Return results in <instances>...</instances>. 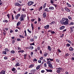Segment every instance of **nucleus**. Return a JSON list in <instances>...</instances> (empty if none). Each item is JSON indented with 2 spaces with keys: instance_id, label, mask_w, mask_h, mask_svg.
<instances>
[{
  "instance_id": "obj_1",
  "label": "nucleus",
  "mask_w": 74,
  "mask_h": 74,
  "mask_svg": "<svg viewBox=\"0 0 74 74\" xmlns=\"http://www.w3.org/2000/svg\"><path fill=\"white\" fill-rule=\"evenodd\" d=\"M69 19L65 17L62 18V20L60 21L61 25L66 26H68L69 25Z\"/></svg>"
},
{
  "instance_id": "obj_2",
  "label": "nucleus",
  "mask_w": 74,
  "mask_h": 74,
  "mask_svg": "<svg viewBox=\"0 0 74 74\" xmlns=\"http://www.w3.org/2000/svg\"><path fill=\"white\" fill-rule=\"evenodd\" d=\"M62 68H57V70L56 72L57 73H61V72L62 71Z\"/></svg>"
},
{
  "instance_id": "obj_3",
  "label": "nucleus",
  "mask_w": 74,
  "mask_h": 74,
  "mask_svg": "<svg viewBox=\"0 0 74 74\" xmlns=\"http://www.w3.org/2000/svg\"><path fill=\"white\" fill-rule=\"evenodd\" d=\"M33 4H34V2L32 1L28 2L27 3V4L29 6H31V5H33Z\"/></svg>"
},
{
  "instance_id": "obj_4",
  "label": "nucleus",
  "mask_w": 74,
  "mask_h": 74,
  "mask_svg": "<svg viewBox=\"0 0 74 74\" xmlns=\"http://www.w3.org/2000/svg\"><path fill=\"white\" fill-rule=\"evenodd\" d=\"M24 15L23 14H22L21 17H20V21H24Z\"/></svg>"
},
{
  "instance_id": "obj_5",
  "label": "nucleus",
  "mask_w": 74,
  "mask_h": 74,
  "mask_svg": "<svg viewBox=\"0 0 74 74\" xmlns=\"http://www.w3.org/2000/svg\"><path fill=\"white\" fill-rule=\"evenodd\" d=\"M12 71H14V73H16L17 72V70L15 69V68L14 67L12 69Z\"/></svg>"
},
{
  "instance_id": "obj_6",
  "label": "nucleus",
  "mask_w": 74,
  "mask_h": 74,
  "mask_svg": "<svg viewBox=\"0 0 74 74\" xmlns=\"http://www.w3.org/2000/svg\"><path fill=\"white\" fill-rule=\"evenodd\" d=\"M48 65L49 67L50 68V69H53V66H52V64L51 63L50 64H47Z\"/></svg>"
},
{
  "instance_id": "obj_7",
  "label": "nucleus",
  "mask_w": 74,
  "mask_h": 74,
  "mask_svg": "<svg viewBox=\"0 0 74 74\" xmlns=\"http://www.w3.org/2000/svg\"><path fill=\"white\" fill-rule=\"evenodd\" d=\"M70 29L71 30V33H73V31H74V26L70 27Z\"/></svg>"
},
{
  "instance_id": "obj_8",
  "label": "nucleus",
  "mask_w": 74,
  "mask_h": 74,
  "mask_svg": "<svg viewBox=\"0 0 74 74\" xmlns=\"http://www.w3.org/2000/svg\"><path fill=\"white\" fill-rule=\"evenodd\" d=\"M69 55H70V54L69 53H66L64 55V57H65V58H66V59H67V57ZM65 56H66V57Z\"/></svg>"
},
{
  "instance_id": "obj_9",
  "label": "nucleus",
  "mask_w": 74,
  "mask_h": 74,
  "mask_svg": "<svg viewBox=\"0 0 74 74\" xmlns=\"http://www.w3.org/2000/svg\"><path fill=\"white\" fill-rule=\"evenodd\" d=\"M64 10H65V11H67V12H70V10L69 9V8L67 7L65 8Z\"/></svg>"
},
{
  "instance_id": "obj_10",
  "label": "nucleus",
  "mask_w": 74,
  "mask_h": 74,
  "mask_svg": "<svg viewBox=\"0 0 74 74\" xmlns=\"http://www.w3.org/2000/svg\"><path fill=\"white\" fill-rule=\"evenodd\" d=\"M29 49H30V50H33L34 47H33V46L31 45L29 47Z\"/></svg>"
},
{
  "instance_id": "obj_11",
  "label": "nucleus",
  "mask_w": 74,
  "mask_h": 74,
  "mask_svg": "<svg viewBox=\"0 0 74 74\" xmlns=\"http://www.w3.org/2000/svg\"><path fill=\"white\" fill-rule=\"evenodd\" d=\"M15 5H16V6H18V7H21V5L19 4L18 2H17L15 3Z\"/></svg>"
},
{
  "instance_id": "obj_12",
  "label": "nucleus",
  "mask_w": 74,
  "mask_h": 74,
  "mask_svg": "<svg viewBox=\"0 0 74 74\" xmlns=\"http://www.w3.org/2000/svg\"><path fill=\"white\" fill-rule=\"evenodd\" d=\"M0 74H5V71L2 70L0 72Z\"/></svg>"
},
{
  "instance_id": "obj_13",
  "label": "nucleus",
  "mask_w": 74,
  "mask_h": 74,
  "mask_svg": "<svg viewBox=\"0 0 74 74\" xmlns=\"http://www.w3.org/2000/svg\"><path fill=\"white\" fill-rule=\"evenodd\" d=\"M47 48L49 51H52V48H51V46H48L47 47Z\"/></svg>"
},
{
  "instance_id": "obj_14",
  "label": "nucleus",
  "mask_w": 74,
  "mask_h": 74,
  "mask_svg": "<svg viewBox=\"0 0 74 74\" xmlns=\"http://www.w3.org/2000/svg\"><path fill=\"white\" fill-rule=\"evenodd\" d=\"M35 71H36V69H34L31 71L30 72L32 73L33 74H34L35 73Z\"/></svg>"
},
{
  "instance_id": "obj_15",
  "label": "nucleus",
  "mask_w": 74,
  "mask_h": 74,
  "mask_svg": "<svg viewBox=\"0 0 74 74\" xmlns=\"http://www.w3.org/2000/svg\"><path fill=\"white\" fill-rule=\"evenodd\" d=\"M44 28L45 29H48L49 27V25H47L46 26L44 27Z\"/></svg>"
},
{
  "instance_id": "obj_16",
  "label": "nucleus",
  "mask_w": 74,
  "mask_h": 74,
  "mask_svg": "<svg viewBox=\"0 0 74 74\" xmlns=\"http://www.w3.org/2000/svg\"><path fill=\"white\" fill-rule=\"evenodd\" d=\"M65 27L64 26H62L60 28V30H63V29H64L65 28Z\"/></svg>"
},
{
  "instance_id": "obj_17",
  "label": "nucleus",
  "mask_w": 74,
  "mask_h": 74,
  "mask_svg": "<svg viewBox=\"0 0 74 74\" xmlns=\"http://www.w3.org/2000/svg\"><path fill=\"white\" fill-rule=\"evenodd\" d=\"M66 5H67L68 7L71 8L72 7L71 5L70 4V3H69L68 2L66 3Z\"/></svg>"
},
{
  "instance_id": "obj_18",
  "label": "nucleus",
  "mask_w": 74,
  "mask_h": 74,
  "mask_svg": "<svg viewBox=\"0 0 74 74\" xmlns=\"http://www.w3.org/2000/svg\"><path fill=\"white\" fill-rule=\"evenodd\" d=\"M34 66V65L33 64H31L29 66V69H32V68H33Z\"/></svg>"
},
{
  "instance_id": "obj_19",
  "label": "nucleus",
  "mask_w": 74,
  "mask_h": 74,
  "mask_svg": "<svg viewBox=\"0 0 74 74\" xmlns=\"http://www.w3.org/2000/svg\"><path fill=\"white\" fill-rule=\"evenodd\" d=\"M43 16L44 18H45L47 16V14H46V12H44L43 13Z\"/></svg>"
},
{
  "instance_id": "obj_20",
  "label": "nucleus",
  "mask_w": 74,
  "mask_h": 74,
  "mask_svg": "<svg viewBox=\"0 0 74 74\" xmlns=\"http://www.w3.org/2000/svg\"><path fill=\"white\" fill-rule=\"evenodd\" d=\"M46 70L47 72H50V73L51 72H52V70L51 69H46Z\"/></svg>"
},
{
  "instance_id": "obj_21",
  "label": "nucleus",
  "mask_w": 74,
  "mask_h": 74,
  "mask_svg": "<svg viewBox=\"0 0 74 74\" xmlns=\"http://www.w3.org/2000/svg\"><path fill=\"white\" fill-rule=\"evenodd\" d=\"M24 52H25V51H24V50H21L20 51H18V53H23Z\"/></svg>"
},
{
  "instance_id": "obj_22",
  "label": "nucleus",
  "mask_w": 74,
  "mask_h": 74,
  "mask_svg": "<svg viewBox=\"0 0 74 74\" xmlns=\"http://www.w3.org/2000/svg\"><path fill=\"white\" fill-rule=\"evenodd\" d=\"M49 10H54V7H52V6H50L49 8Z\"/></svg>"
},
{
  "instance_id": "obj_23",
  "label": "nucleus",
  "mask_w": 74,
  "mask_h": 74,
  "mask_svg": "<svg viewBox=\"0 0 74 74\" xmlns=\"http://www.w3.org/2000/svg\"><path fill=\"white\" fill-rule=\"evenodd\" d=\"M21 23V21L18 22L17 23V26H19Z\"/></svg>"
},
{
  "instance_id": "obj_24",
  "label": "nucleus",
  "mask_w": 74,
  "mask_h": 74,
  "mask_svg": "<svg viewBox=\"0 0 74 74\" xmlns=\"http://www.w3.org/2000/svg\"><path fill=\"white\" fill-rule=\"evenodd\" d=\"M46 5H47V3H45L43 5V9H45V8Z\"/></svg>"
},
{
  "instance_id": "obj_25",
  "label": "nucleus",
  "mask_w": 74,
  "mask_h": 74,
  "mask_svg": "<svg viewBox=\"0 0 74 74\" xmlns=\"http://www.w3.org/2000/svg\"><path fill=\"white\" fill-rule=\"evenodd\" d=\"M21 64H19V62H17L15 66H19Z\"/></svg>"
},
{
  "instance_id": "obj_26",
  "label": "nucleus",
  "mask_w": 74,
  "mask_h": 74,
  "mask_svg": "<svg viewBox=\"0 0 74 74\" xmlns=\"http://www.w3.org/2000/svg\"><path fill=\"white\" fill-rule=\"evenodd\" d=\"M49 9L48 8H46L44 10V11H46L47 12H49V11H48Z\"/></svg>"
},
{
  "instance_id": "obj_27",
  "label": "nucleus",
  "mask_w": 74,
  "mask_h": 74,
  "mask_svg": "<svg viewBox=\"0 0 74 74\" xmlns=\"http://www.w3.org/2000/svg\"><path fill=\"white\" fill-rule=\"evenodd\" d=\"M47 55H48V53H47L46 52H45L43 56L45 57H46L47 56Z\"/></svg>"
},
{
  "instance_id": "obj_28",
  "label": "nucleus",
  "mask_w": 74,
  "mask_h": 74,
  "mask_svg": "<svg viewBox=\"0 0 74 74\" xmlns=\"http://www.w3.org/2000/svg\"><path fill=\"white\" fill-rule=\"evenodd\" d=\"M5 51H6V52H9V49L8 48H5L4 49Z\"/></svg>"
},
{
  "instance_id": "obj_29",
  "label": "nucleus",
  "mask_w": 74,
  "mask_h": 74,
  "mask_svg": "<svg viewBox=\"0 0 74 74\" xmlns=\"http://www.w3.org/2000/svg\"><path fill=\"white\" fill-rule=\"evenodd\" d=\"M74 22L72 21L70 22V23L69 24V26H71V25H74Z\"/></svg>"
},
{
  "instance_id": "obj_30",
  "label": "nucleus",
  "mask_w": 74,
  "mask_h": 74,
  "mask_svg": "<svg viewBox=\"0 0 74 74\" xmlns=\"http://www.w3.org/2000/svg\"><path fill=\"white\" fill-rule=\"evenodd\" d=\"M2 54H4V55H6L7 54V52L5 51H2Z\"/></svg>"
},
{
  "instance_id": "obj_31",
  "label": "nucleus",
  "mask_w": 74,
  "mask_h": 74,
  "mask_svg": "<svg viewBox=\"0 0 74 74\" xmlns=\"http://www.w3.org/2000/svg\"><path fill=\"white\" fill-rule=\"evenodd\" d=\"M31 27L32 30H34V26L33 25V24L32 23L31 24Z\"/></svg>"
},
{
  "instance_id": "obj_32",
  "label": "nucleus",
  "mask_w": 74,
  "mask_h": 74,
  "mask_svg": "<svg viewBox=\"0 0 74 74\" xmlns=\"http://www.w3.org/2000/svg\"><path fill=\"white\" fill-rule=\"evenodd\" d=\"M73 49H73V47H70L69 48L70 51H73Z\"/></svg>"
},
{
  "instance_id": "obj_33",
  "label": "nucleus",
  "mask_w": 74,
  "mask_h": 74,
  "mask_svg": "<svg viewBox=\"0 0 74 74\" xmlns=\"http://www.w3.org/2000/svg\"><path fill=\"white\" fill-rule=\"evenodd\" d=\"M19 36L20 38H25V37L23 35H19Z\"/></svg>"
},
{
  "instance_id": "obj_34",
  "label": "nucleus",
  "mask_w": 74,
  "mask_h": 74,
  "mask_svg": "<svg viewBox=\"0 0 74 74\" xmlns=\"http://www.w3.org/2000/svg\"><path fill=\"white\" fill-rule=\"evenodd\" d=\"M30 41L31 42H33V41H34V38H31L30 39Z\"/></svg>"
},
{
  "instance_id": "obj_35",
  "label": "nucleus",
  "mask_w": 74,
  "mask_h": 74,
  "mask_svg": "<svg viewBox=\"0 0 74 74\" xmlns=\"http://www.w3.org/2000/svg\"><path fill=\"white\" fill-rule=\"evenodd\" d=\"M40 68V65H38L36 68V70H38Z\"/></svg>"
},
{
  "instance_id": "obj_36",
  "label": "nucleus",
  "mask_w": 74,
  "mask_h": 74,
  "mask_svg": "<svg viewBox=\"0 0 74 74\" xmlns=\"http://www.w3.org/2000/svg\"><path fill=\"white\" fill-rule=\"evenodd\" d=\"M10 53H13V54H14V53H15V51L14 50H12L10 51Z\"/></svg>"
},
{
  "instance_id": "obj_37",
  "label": "nucleus",
  "mask_w": 74,
  "mask_h": 74,
  "mask_svg": "<svg viewBox=\"0 0 74 74\" xmlns=\"http://www.w3.org/2000/svg\"><path fill=\"white\" fill-rule=\"evenodd\" d=\"M15 39H13L12 40V43L13 44H14L15 42Z\"/></svg>"
},
{
  "instance_id": "obj_38",
  "label": "nucleus",
  "mask_w": 74,
  "mask_h": 74,
  "mask_svg": "<svg viewBox=\"0 0 74 74\" xmlns=\"http://www.w3.org/2000/svg\"><path fill=\"white\" fill-rule=\"evenodd\" d=\"M23 56H24V59H26V57L27 56V54L26 53L25 54H24Z\"/></svg>"
},
{
  "instance_id": "obj_39",
  "label": "nucleus",
  "mask_w": 74,
  "mask_h": 74,
  "mask_svg": "<svg viewBox=\"0 0 74 74\" xmlns=\"http://www.w3.org/2000/svg\"><path fill=\"white\" fill-rule=\"evenodd\" d=\"M68 19H69V20H71V19H72L71 17L70 16H68Z\"/></svg>"
},
{
  "instance_id": "obj_40",
  "label": "nucleus",
  "mask_w": 74,
  "mask_h": 74,
  "mask_svg": "<svg viewBox=\"0 0 74 74\" xmlns=\"http://www.w3.org/2000/svg\"><path fill=\"white\" fill-rule=\"evenodd\" d=\"M24 33L25 34L24 36H27V33H26V31L25 30L24 31Z\"/></svg>"
},
{
  "instance_id": "obj_41",
  "label": "nucleus",
  "mask_w": 74,
  "mask_h": 74,
  "mask_svg": "<svg viewBox=\"0 0 74 74\" xmlns=\"http://www.w3.org/2000/svg\"><path fill=\"white\" fill-rule=\"evenodd\" d=\"M71 45L69 43L66 44V47H70Z\"/></svg>"
},
{
  "instance_id": "obj_42",
  "label": "nucleus",
  "mask_w": 74,
  "mask_h": 74,
  "mask_svg": "<svg viewBox=\"0 0 74 74\" xmlns=\"http://www.w3.org/2000/svg\"><path fill=\"white\" fill-rule=\"evenodd\" d=\"M3 36H6V34H7V32H3Z\"/></svg>"
},
{
  "instance_id": "obj_43",
  "label": "nucleus",
  "mask_w": 74,
  "mask_h": 74,
  "mask_svg": "<svg viewBox=\"0 0 74 74\" xmlns=\"http://www.w3.org/2000/svg\"><path fill=\"white\" fill-rule=\"evenodd\" d=\"M50 3L52 4H53V3H54V2H53V0H51L50 1Z\"/></svg>"
},
{
  "instance_id": "obj_44",
  "label": "nucleus",
  "mask_w": 74,
  "mask_h": 74,
  "mask_svg": "<svg viewBox=\"0 0 74 74\" xmlns=\"http://www.w3.org/2000/svg\"><path fill=\"white\" fill-rule=\"evenodd\" d=\"M30 45H34V42L33 43H32V44L30 43Z\"/></svg>"
},
{
  "instance_id": "obj_45",
  "label": "nucleus",
  "mask_w": 74,
  "mask_h": 74,
  "mask_svg": "<svg viewBox=\"0 0 74 74\" xmlns=\"http://www.w3.org/2000/svg\"><path fill=\"white\" fill-rule=\"evenodd\" d=\"M4 59L5 60H7L8 59V57H5L4 58Z\"/></svg>"
},
{
  "instance_id": "obj_46",
  "label": "nucleus",
  "mask_w": 74,
  "mask_h": 74,
  "mask_svg": "<svg viewBox=\"0 0 74 74\" xmlns=\"http://www.w3.org/2000/svg\"><path fill=\"white\" fill-rule=\"evenodd\" d=\"M51 63V61H49L47 62V64H49L50 63Z\"/></svg>"
},
{
  "instance_id": "obj_47",
  "label": "nucleus",
  "mask_w": 74,
  "mask_h": 74,
  "mask_svg": "<svg viewBox=\"0 0 74 74\" xmlns=\"http://www.w3.org/2000/svg\"><path fill=\"white\" fill-rule=\"evenodd\" d=\"M15 18L17 20H18V18H19V17H18V16H15Z\"/></svg>"
},
{
  "instance_id": "obj_48",
  "label": "nucleus",
  "mask_w": 74,
  "mask_h": 74,
  "mask_svg": "<svg viewBox=\"0 0 74 74\" xmlns=\"http://www.w3.org/2000/svg\"><path fill=\"white\" fill-rule=\"evenodd\" d=\"M52 5H53L55 7H57V5H56V4H52Z\"/></svg>"
},
{
  "instance_id": "obj_49",
  "label": "nucleus",
  "mask_w": 74,
  "mask_h": 74,
  "mask_svg": "<svg viewBox=\"0 0 74 74\" xmlns=\"http://www.w3.org/2000/svg\"><path fill=\"white\" fill-rule=\"evenodd\" d=\"M34 39H35L36 40V39H37V36H34Z\"/></svg>"
},
{
  "instance_id": "obj_50",
  "label": "nucleus",
  "mask_w": 74,
  "mask_h": 74,
  "mask_svg": "<svg viewBox=\"0 0 74 74\" xmlns=\"http://www.w3.org/2000/svg\"><path fill=\"white\" fill-rule=\"evenodd\" d=\"M16 16H17V17H18L19 18V17L21 16V14H18L16 15Z\"/></svg>"
},
{
  "instance_id": "obj_51",
  "label": "nucleus",
  "mask_w": 74,
  "mask_h": 74,
  "mask_svg": "<svg viewBox=\"0 0 74 74\" xmlns=\"http://www.w3.org/2000/svg\"><path fill=\"white\" fill-rule=\"evenodd\" d=\"M12 21H13L14 19V15H12Z\"/></svg>"
},
{
  "instance_id": "obj_52",
  "label": "nucleus",
  "mask_w": 74,
  "mask_h": 74,
  "mask_svg": "<svg viewBox=\"0 0 74 74\" xmlns=\"http://www.w3.org/2000/svg\"><path fill=\"white\" fill-rule=\"evenodd\" d=\"M7 16H8V18L9 19L10 18V14H8V15H7Z\"/></svg>"
},
{
  "instance_id": "obj_53",
  "label": "nucleus",
  "mask_w": 74,
  "mask_h": 74,
  "mask_svg": "<svg viewBox=\"0 0 74 74\" xmlns=\"http://www.w3.org/2000/svg\"><path fill=\"white\" fill-rule=\"evenodd\" d=\"M27 31L29 33H32V32H31L30 30H29V29H28Z\"/></svg>"
},
{
  "instance_id": "obj_54",
  "label": "nucleus",
  "mask_w": 74,
  "mask_h": 74,
  "mask_svg": "<svg viewBox=\"0 0 74 74\" xmlns=\"http://www.w3.org/2000/svg\"><path fill=\"white\" fill-rule=\"evenodd\" d=\"M41 19L40 18L38 17V21L39 22H40L41 21Z\"/></svg>"
},
{
  "instance_id": "obj_55",
  "label": "nucleus",
  "mask_w": 74,
  "mask_h": 74,
  "mask_svg": "<svg viewBox=\"0 0 74 74\" xmlns=\"http://www.w3.org/2000/svg\"><path fill=\"white\" fill-rule=\"evenodd\" d=\"M51 34H55V32H54V31H51Z\"/></svg>"
},
{
  "instance_id": "obj_56",
  "label": "nucleus",
  "mask_w": 74,
  "mask_h": 74,
  "mask_svg": "<svg viewBox=\"0 0 74 74\" xmlns=\"http://www.w3.org/2000/svg\"><path fill=\"white\" fill-rule=\"evenodd\" d=\"M64 36V34H63L61 35L60 37H61V38H63V36Z\"/></svg>"
},
{
  "instance_id": "obj_57",
  "label": "nucleus",
  "mask_w": 74,
  "mask_h": 74,
  "mask_svg": "<svg viewBox=\"0 0 74 74\" xmlns=\"http://www.w3.org/2000/svg\"><path fill=\"white\" fill-rule=\"evenodd\" d=\"M40 54H42V50H40Z\"/></svg>"
},
{
  "instance_id": "obj_58",
  "label": "nucleus",
  "mask_w": 74,
  "mask_h": 74,
  "mask_svg": "<svg viewBox=\"0 0 74 74\" xmlns=\"http://www.w3.org/2000/svg\"><path fill=\"white\" fill-rule=\"evenodd\" d=\"M21 40V39L17 38V41H20Z\"/></svg>"
},
{
  "instance_id": "obj_59",
  "label": "nucleus",
  "mask_w": 74,
  "mask_h": 74,
  "mask_svg": "<svg viewBox=\"0 0 74 74\" xmlns=\"http://www.w3.org/2000/svg\"><path fill=\"white\" fill-rule=\"evenodd\" d=\"M37 60L36 59L34 58V62H37Z\"/></svg>"
},
{
  "instance_id": "obj_60",
  "label": "nucleus",
  "mask_w": 74,
  "mask_h": 74,
  "mask_svg": "<svg viewBox=\"0 0 74 74\" xmlns=\"http://www.w3.org/2000/svg\"><path fill=\"white\" fill-rule=\"evenodd\" d=\"M5 30L6 31H8V28H7V27H5Z\"/></svg>"
},
{
  "instance_id": "obj_61",
  "label": "nucleus",
  "mask_w": 74,
  "mask_h": 74,
  "mask_svg": "<svg viewBox=\"0 0 74 74\" xmlns=\"http://www.w3.org/2000/svg\"><path fill=\"white\" fill-rule=\"evenodd\" d=\"M37 48L38 50H40V46H38Z\"/></svg>"
},
{
  "instance_id": "obj_62",
  "label": "nucleus",
  "mask_w": 74,
  "mask_h": 74,
  "mask_svg": "<svg viewBox=\"0 0 74 74\" xmlns=\"http://www.w3.org/2000/svg\"><path fill=\"white\" fill-rule=\"evenodd\" d=\"M49 59L50 60V61H51V62H52L53 61V59H51V58H49Z\"/></svg>"
},
{
  "instance_id": "obj_63",
  "label": "nucleus",
  "mask_w": 74,
  "mask_h": 74,
  "mask_svg": "<svg viewBox=\"0 0 74 74\" xmlns=\"http://www.w3.org/2000/svg\"><path fill=\"white\" fill-rule=\"evenodd\" d=\"M43 58H44V57H41L40 58V60H42L43 59Z\"/></svg>"
},
{
  "instance_id": "obj_64",
  "label": "nucleus",
  "mask_w": 74,
  "mask_h": 74,
  "mask_svg": "<svg viewBox=\"0 0 74 74\" xmlns=\"http://www.w3.org/2000/svg\"><path fill=\"white\" fill-rule=\"evenodd\" d=\"M71 60L73 61L74 60V57H72Z\"/></svg>"
}]
</instances>
